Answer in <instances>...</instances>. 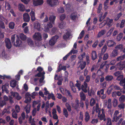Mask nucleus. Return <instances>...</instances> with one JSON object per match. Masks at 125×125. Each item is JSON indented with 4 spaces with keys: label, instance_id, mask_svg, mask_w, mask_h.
<instances>
[{
    "label": "nucleus",
    "instance_id": "nucleus-57",
    "mask_svg": "<svg viewBox=\"0 0 125 125\" xmlns=\"http://www.w3.org/2000/svg\"><path fill=\"white\" fill-rule=\"evenodd\" d=\"M17 114L16 113L15 111L13 112L12 114V116L13 118H14L16 119L17 118Z\"/></svg>",
    "mask_w": 125,
    "mask_h": 125
},
{
    "label": "nucleus",
    "instance_id": "nucleus-5",
    "mask_svg": "<svg viewBox=\"0 0 125 125\" xmlns=\"http://www.w3.org/2000/svg\"><path fill=\"white\" fill-rule=\"evenodd\" d=\"M47 3L51 7H53L58 2V0H47Z\"/></svg>",
    "mask_w": 125,
    "mask_h": 125
},
{
    "label": "nucleus",
    "instance_id": "nucleus-16",
    "mask_svg": "<svg viewBox=\"0 0 125 125\" xmlns=\"http://www.w3.org/2000/svg\"><path fill=\"white\" fill-rule=\"evenodd\" d=\"M84 120L85 122H87L89 120L90 118V115L88 112H85V114Z\"/></svg>",
    "mask_w": 125,
    "mask_h": 125
},
{
    "label": "nucleus",
    "instance_id": "nucleus-17",
    "mask_svg": "<svg viewBox=\"0 0 125 125\" xmlns=\"http://www.w3.org/2000/svg\"><path fill=\"white\" fill-rule=\"evenodd\" d=\"M118 51L117 49H115L113 50L112 52V57H115L118 54Z\"/></svg>",
    "mask_w": 125,
    "mask_h": 125
},
{
    "label": "nucleus",
    "instance_id": "nucleus-18",
    "mask_svg": "<svg viewBox=\"0 0 125 125\" xmlns=\"http://www.w3.org/2000/svg\"><path fill=\"white\" fill-rule=\"evenodd\" d=\"M17 82L14 80H11L10 81V85L12 87H15L17 84Z\"/></svg>",
    "mask_w": 125,
    "mask_h": 125
},
{
    "label": "nucleus",
    "instance_id": "nucleus-22",
    "mask_svg": "<svg viewBox=\"0 0 125 125\" xmlns=\"http://www.w3.org/2000/svg\"><path fill=\"white\" fill-rule=\"evenodd\" d=\"M80 96L81 98V101H85L86 96L85 94L83 92H81L80 93Z\"/></svg>",
    "mask_w": 125,
    "mask_h": 125
},
{
    "label": "nucleus",
    "instance_id": "nucleus-42",
    "mask_svg": "<svg viewBox=\"0 0 125 125\" xmlns=\"http://www.w3.org/2000/svg\"><path fill=\"white\" fill-rule=\"evenodd\" d=\"M65 91L66 95L67 96H69L71 98H72V96L71 95L70 92L69 90H67L66 89H65Z\"/></svg>",
    "mask_w": 125,
    "mask_h": 125
},
{
    "label": "nucleus",
    "instance_id": "nucleus-43",
    "mask_svg": "<svg viewBox=\"0 0 125 125\" xmlns=\"http://www.w3.org/2000/svg\"><path fill=\"white\" fill-rule=\"evenodd\" d=\"M104 53H103V52H101L100 53H99L98 54V56L99 59L98 61L97 62L98 63L101 61L102 59L103 58L102 57V56L103 55Z\"/></svg>",
    "mask_w": 125,
    "mask_h": 125
},
{
    "label": "nucleus",
    "instance_id": "nucleus-64",
    "mask_svg": "<svg viewBox=\"0 0 125 125\" xmlns=\"http://www.w3.org/2000/svg\"><path fill=\"white\" fill-rule=\"evenodd\" d=\"M121 71H117L116 72L114 73V75L115 76H118V75H120L122 73Z\"/></svg>",
    "mask_w": 125,
    "mask_h": 125
},
{
    "label": "nucleus",
    "instance_id": "nucleus-33",
    "mask_svg": "<svg viewBox=\"0 0 125 125\" xmlns=\"http://www.w3.org/2000/svg\"><path fill=\"white\" fill-rule=\"evenodd\" d=\"M45 73L44 71L42 72H39L37 74L35 75V77H40L43 76H44V75L45 74Z\"/></svg>",
    "mask_w": 125,
    "mask_h": 125
},
{
    "label": "nucleus",
    "instance_id": "nucleus-62",
    "mask_svg": "<svg viewBox=\"0 0 125 125\" xmlns=\"http://www.w3.org/2000/svg\"><path fill=\"white\" fill-rule=\"evenodd\" d=\"M113 89L112 87H110L109 88L107 91V93L109 95L111 93Z\"/></svg>",
    "mask_w": 125,
    "mask_h": 125
},
{
    "label": "nucleus",
    "instance_id": "nucleus-19",
    "mask_svg": "<svg viewBox=\"0 0 125 125\" xmlns=\"http://www.w3.org/2000/svg\"><path fill=\"white\" fill-rule=\"evenodd\" d=\"M18 8L19 10L21 11H23L25 10L24 6L22 4H20L18 5Z\"/></svg>",
    "mask_w": 125,
    "mask_h": 125
},
{
    "label": "nucleus",
    "instance_id": "nucleus-55",
    "mask_svg": "<svg viewBox=\"0 0 125 125\" xmlns=\"http://www.w3.org/2000/svg\"><path fill=\"white\" fill-rule=\"evenodd\" d=\"M79 119L82 121L83 120V112H80V116Z\"/></svg>",
    "mask_w": 125,
    "mask_h": 125
},
{
    "label": "nucleus",
    "instance_id": "nucleus-46",
    "mask_svg": "<svg viewBox=\"0 0 125 125\" xmlns=\"http://www.w3.org/2000/svg\"><path fill=\"white\" fill-rule=\"evenodd\" d=\"M86 64V63L85 61L83 62L81 64L80 68L81 70H83L85 68Z\"/></svg>",
    "mask_w": 125,
    "mask_h": 125
},
{
    "label": "nucleus",
    "instance_id": "nucleus-54",
    "mask_svg": "<svg viewBox=\"0 0 125 125\" xmlns=\"http://www.w3.org/2000/svg\"><path fill=\"white\" fill-rule=\"evenodd\" d=\"M81 83H76L75 84V86L78 89L79 91H80L81 89Z\"/></svg>",
    "mask_w": 125,
    "mask_h": 125
},
{
    "label": "nucleus",
    "instance_id": "nucleus-44",
    "mask_svg": "<svg viewBox=\"0 0 125 125\" xmlns=\"http://www.w3.org/2000/svg\"><path fill=\"white\" fill-rule=\"evenodd\" d=\"M65 106L68 111L69 112H71L72 110V109L71 106L69 104L66 103L65 104Z\"/></svg>",
    "mask_w": 125,
    "mask_h": 125
},
{
    "label": "nucleus",
    "instance_id": "nucleus-49",
    "mask_svg": "<svg viewBox=\"0 0 125 125\" xmlns=\"http://www.w3.org/2000/svg\"><path fill=\"white\" fill-rule=\"evenodd\" d=\"M119 84L120 85L122 86H123L125 85V78L120 81Z\"/></svg>",
    "mask_w": 125,
    "mask_h": 125
},
{
    "label": "nucleus",
    "instance_id": "nucleus-3",
    "mask_svg": "<svg viewBox=\"0 0 125 125\" xmlns=\"http://www.w3.org/2000/svg\"><path fill=\"white\" fill-rule=\"evenodd\" d=\"M119 70H122L125 68V61L117 63L116 65Z\"/></svg>",
    "mask_w": 125,
    "mask_h": 125
},
{
    "label": "nucleus",
    "instance_id": "nucleus-59",
    "mask_svg": "<svg viewBox=\"0 0 125 125\" xmlns=\"http://www.w3.org/2000/svg\"><path fill=\"white\" fill-rule=\"evenodd\" d=\"M65 25L64 22L63 21H62L59 24V27L60 28L62 29L65 26Z\"/></svg>",
    "mask_w": 125,
    "mask_h": 125
},
{
    "label": "nucleus",
    "instance_id": "nucleus-10",
    "mask_svg": "<svg viewBox=\"0 0 125 125\" xmlns=\"http://www.w3.org/2000/svg\"><path fill=\"white\" fill-rule=\"evenodd\" d=\"M33 4L35 6H37L42 4L43 3V0H33Z\"/></svg>",
    "mask_w": 125,
    "mask_h": 125
},
{
    "label": "nucleus",
    "instance_id": "nucleus-12",
    "mask_svg": "<svg viewBox=\"0 0 125 125\" xmlns=\"http://www.w3.org/2000/svg\"><path fill=\"white\" fill-rule=\"evenodd\" d=\"M92 59L94 61L97 57V54L95 51H92L91 54Z\"/></svg>",
    "mask_w": 125,
    "mask_h": 125
},
{
    "label": "nucleus",
    "instance_id": "nucleus-56",
    "mask_svg": "<svg viewBox=\"0 0 125 125\" xmlns=\"http://www.w3.org/2000/svg\"><path fill=\"white\" fill-rule=\"evenodd\" d=\"M107 49V46L105 45L102 48L101 52L103 53H104L106 52V49Z\"/></svg>",
    "mask_w": 125,
    "mask_h": 125
},
{
    "label": "nucleus",
    "instance_id": "nucleus-8",
    "mask_svg": "<svg viewBox=\"0 0 125 125\" xmlns=\"http://www.w3.org/2000/svg\"><path fill=\"white\" fill-rule=\"evenodd\" d=\"M5 42L7 48L8 49H10L11 47V44L10 39L8 38L5 39Z\"/></svg>",
    "mask_w": 125,
    "mask_h": 125
},
{
    "label": "nucleus",
    "instance_id": "nucleus-9",
    "mask_svg": "<svg viewBox=\"0 0 125 125\" xmlns=\"http://www.w3.org/2000/svg\"><path fill=\"white\" fill-rule=\"evenodd\" d=\"M70 18L72 20L75 21L78 18L77 13L76 12H73L72 13L70 16Z\"/></svg>",
    "mask_w": 125,
    "mask_h": 125
},
{
    "label": "nucleus",
    "instance_id": "nucleus-15",
    "mask_svg": "<svg viewBox=\"0 0 125 125\" xmlns=\"http://www.w3.org/2000/svg\"><path fill=\"white\" fill-rule=\"evenodd\" d=\"M30 15L31 17V20L32 21H35L36 20L35 13L32 10L30 13Z\"/></svg>",
    "mask_w": 125,
    "mask_h": 125
},
{
    "label": "nucleus",
    "instance_id": "nucleus-50",
    "mask_svg": "<svg viewBox=\"0 0 125 125\" xmlns=\"http://www.w3.org/2000/svg\"><path fill=\"white\" fill-rule=\"evenodd\" d=\"M84 30H82L79 36L78 37V39H81L83 37L84 35Z\"/></svg>",
    "mask_w": 125,
    "mask_h": 125
},
{
    "label": "nucleus",
    "instance_id": "nucleus-1",
    "mask_svg": "<svg viewBox=\"0 0 125 125\" xmlns=\"http://www.w3.org/2000/svg\"><path fill=\"white\" fill-rule=\"evenodd\" d=\"M101 111L102 114H99V113H98V116L100 120L102 121L103 120L104 121H105L106 120V119L105 118L104 110L103 109H102L101 110Z\"/></svg>",
    "mask_w": 125,
    "mask_h": 125
},
{
    "label": "nucleus",
    "instance_id": "nucleus-6",
    "mask_svg": "<svg viewBox=\"0 0 125 125\" xmlns=\"http://www.w3.org/2000/svg\"><path fill=\"white\" fill-rule=\"evenodd\" d=\"M24 21L25 22H29L30 20V17L29 15L27 13H24L23 15Z\"/></svg>",
    "mask_w": 125,
    "mask_h": 125
},
{
    "label": "nucleus",
    "instance_id": "nucleus-37",
    "mask_svg": "<svg viewBox=\"0 0 125 125\" xmlns=\"http://www.w3.org/2000/svg\"><path fill=\"white\" fill-rule=\"evenodd\" d=\"M63 114L66 118H67L68 117V113L67 109L65 108H64L63 109Z\"/></svg>",
    "mask_w": 125,
    "mask_h": 125
},
{
    "label": "nucleus",
    "instance_id": "nucleus-4",
    "mask_svg": "<svg viewBox=\"0 0 125 125\" xmlns=\"http://www.w3.org/2000/svg\"><path fill=\"white\" fill-rule=\"evenodd\" d=\"M34 39L37 41H40L42 40V37L40 33L39 32L35 33L33 36Z\"/></svg>",
    "mask_w": 125,
    "mask_h": 125
},
{
    "label": "nucleus",
    "instance_id": "nucleus-61",
    "mask_svg": "<svg viewBox=\"0 0 125 125\" xmlns=\"http://www.w3.org/2000/svg\"><path fill=\"white\" fill-rule=\"evenodd\" d=\"M125 99V96L124 95H122L119 98V100L121 102H124Z\"/></svg>",
    "mask_w": 125,
    "mask_h": 125
},
{
    "label": "nucleus",
    "instance_id": "nucleus-34",
    "mask_svg": "<svg viewBox=\"0 0 125 125\" xmlns=\"http://www.w3.org/2000/svg\"><path fill=\"white\" fill-rule=\"evenodd\" d=\"M125 58V54L117 57L116 59V60L117 61H120L124 60Z\"/></svg>",
    "mask_w": 125,
    "mask_h": 125
},
{
    "label": "nucleus",
    "instance_id": "nucleus-11",
    "mask_svg": "<svg viewBox=\"0 0 125 125\" xmlns=\"http://www.w3.org/2000/svg\"><path fill=\"white\" fill-rule=\"evenodd\" d=\"M87 84L86 82H84L83 83V85H82L81 86L82 90L85 93H86L87 91Z\"/></svg>",
    "mask_w": 125,
    "mask_h": 125
},
{
    "label": "nucleus",
    "instance_id": "nucleus-36",
    "mask_svg": "<svg viewBox=\"0 0 125 125\" xmlns=\"http://www.w3.org/2000/svg\"><path fill=\"white\" fill-rule=\"evenodd\" d=\"M123 120V118H121L119 121H118V122L116 123V125H120L121 124V122H122L121 124L122 125H125V120H124L122 122Z\"/></svg>",
    "mask_w": 125,
    "mask_h": 125
},
{
    "label": "nucleus",
    "instance_id": "nucleus-48",
    "mask_svg": "<svg viewBox=\"0 0 125 125\" xmlns=\"http://www.w3.org/2000/svg\"><path fill=\"white\" fill-rule=\"evenodd\" d=\"M109 56L108 53H106L105 54L102 58L103 60L104 61L107 60Z\"/></svg>",
    "mask_w": 125,
    "mask_h": 125
},
{
    "label": "nucleus",
    "instance_id": "nucleus-2",
    "mask_svg": "<svg viewBox=\"0 0 125 125\" xmlns=\"http://www.w3.org/2000/svg\"><path fill=\"white\" fill-rule=\"evenodd\" d=\"M58 38V36L56 35L53 37L49 41V43L50 45L51 46L54 45Z\"/></svg>",
    "mask_w": 125,
    "mask_h": 125
},
{
    "label": "nucleus",
    "instance_id": "nucleus-51",
    "mask_svg": "<svg viewBox=\"0 0 125 125\" xmlns=\"http://www.w3.org/2000/svg\"><path fill=\"white\" fill-rule=\"evenodd\" d=\"M31 100V97H26V99L24 101L25 103H28L30 102Z\"/></svg>",
    "mask_w": 125,
    "mask_h": 125
},
{
    "label": "nucleus",
    "instance_id": "nucleus-53",
    "mask_svg": "<svg viewBox=\"0 0 125 125\" xmlns=\"http://www.w3.org/2000/svg\"><path fill=\"white\" fill-rule=\"evenodd\" d=\"M123 75L121 74L117 77L116 78V80L118 81H120L123 79Z\"/></svg>",
    "mask_w": 125,
    "mask_h": 125
},
{
    "label": "nucleus",
    "instance_id": "nucleus-30",
    "mask_svg": "<svg viewBox=\"0 0 125 125\" xmlns=\"http://www.w3.org/2000/svg\"><path fill=\"white\" fill-rule=\"evenodd\" d=\"M6 102L3 100V98L0 99V106L2 107L6 104Z\"/></svg>",
    "mask_w": 125,
    "mask_h": 125
},
{
    "label": "nucleus",
    "instance_id": "nucleus-25",
    "mask_svg": "<svg viewBox=\"0 0 125 125\" xmlns=\"http://www.w3.org/2000/svg\"><path fill=\"white\" fill-rule=\"evenodd\" d=\"M106 31L105 30H103L100 31L97 34V37H100L104 35L106 32Z\"/></svg>",
    "mask_w": 125,
    "mask_h": 125
},
{
    "label": "nucleus",
    "instance_id": "nucleus-35",
    "mask_svg": "<svg viewBox=\"0 0 125 125\" xmlns=\"http://www.w3.org/2000/svg\"><path fill=\"white\" fill-rule=\"evenodd\" d=\"M15 25V24L14 22H11L9 23V28L11 29H13L14 28Z\"/></svg>",
    "mask_w": 125,
    "mask_h": 125
},
{
    "label": "nucleus",
    "instance_id": "nucleus-32",
    "mask_svg": "<svg viewBox=\"0 0 125 125\" xmlns=\"http://www.w3.org/2000/svg\"><path fill=\"white\" fill-rule=\"evenodd\" d=\"M123 35V34L122 32L120 33L116 37L117 40L118 41H120Z\"/></svg>",
    "mask_w": 125,
    "mask_h": 125
},
{
    "label": "nucleus",
    "instance_id": "nucleus-24",
    "mask_svg": "<svg viewBox=\"0 0 125 125\" xmlns=\"http://www.w3.org/2000/svg\"><path fill=\"white\" fill-rule=\"evenodd\" d=\"M122 116V114H121L118 116H116V117H113V119L112 120V122H114L115 121V122H117L119 119Z\"/></svg>",
    "mask_w": 125,
    "mask_h": 125
},
{
    "label": "nucleus",
    "instance_id": "nucleus-63",
    "mask_svg": "<svg viewBox=\"0 0 125 125\" xmlns=\"http://www.w3.org/2000/svg\"><path fill=\"white\" fill-rule=\"evenodd\" d=\"M65 14H62L60 16V20L61 21H62L65 18Z\"/></svg>",
    "mask_w": 125,
    "mask_h": 125
},
{
    "label": "nucleus",
    "instance_id": "nucleus-20",
    "mask_svg": "<svg viewBox=\"0 0 125 125\" xmlns=\"http://www.w3.org/2000/svg\"><path fill=\"white\" fill-rule=\"evenodd\" d=\"M113 21V20L112 19H110L109 18H106V23L107 25L110 27L112 25L111 24Z\"/></svg>",
    "mask_w": 125,
    "mask_h": 125
},
{
    "label": "nucleus",
    "instance_id": "nucleus-58",
    "mask_svg": "<svg viewBox=\"0 0 125 125\" xmlns=\"http://www.w3.org/2000/svg\"><path fill=\"white\" fill-rule=\"evenodd\" d=\"M102 5L101 4H100L98 6L97 10V12L99 13H100L102 9Z\"/></svg>",
    "mask_w": 125,
    "mask_h": 125
},
{
    "label": "nucleus",
    "instance_id": "nucleus-45",
    "mask_svg": "<svg viewBox=\"0 0 125 125\" xmlns=\"http://www.w3.org/2000/svg\"><path fill=\"white\" fill-rule=\"evenodd\" d=\"M95 103V100L94 99L92 98L90 101V105L91 106H93L94 105Z\"/></svg>",
    "mask_w": 125,
    "mask_h": 125
},
{
    "label": "nucleus",
    "instance_id": "nucleus-13",
    "mask_svg": "<svg viewBox=\"0 0 125 125\" xmlns=\"http://www.w3.org/2000/svg\"><path fill=\"white\" fill-rule=\"evenodd\" d=\"M65 34H64L63 36V38L64 40H67L71 36V33L70 32L68 31H67Z\"/></svg>",
    "mask_w": 125,
    "mask_h": 125
},
{
    "label": "nucleus",
    "instance_id": "nucleus-23",
    "mask_svg": "<svg viewBox=\"0 0 125 125\" xmlns=\"http://www.w3.org/2000/svg\"><path fill=\"white\" fill-rule=\"evenodd\" d=\"M16 44H15L16 47H20L22 45V42L19 38H18L16 40Z\"/></svg>",
    "mask_w": 125,
    "mask_h": 125
},
{
    "label": "nucleus",
    "instance_id": "nucleus-47",
    "mask_svg": "<svg viewBox=\"0 0 125 125\" xmlns=\"http://www.w3.org/2000/svg\"><path fill=\"white\" fill-rule=\"evenodd\" d=\"M125 20H122L120 25V27L122 28L125 26Z\"/></svg>",
    "mask_w": 125,
    "mask_h": 125
},
{
    "label": "nucleus",
    "instance_id": "nucleus-14",
    "mask_svg": "<svg viewBox=\"0 0 125 125\" xmlns=\"http://www.w3.org/2000/svg\"><path fill=\"white\" fill-rule=\"evenodd\" d=\"M88 93L89 96H92V95L94 96L95 94V91L93 88H91L90 90H88Z\"/></svg>",
    "mask_w": 125,
    "mask_h": 125
},
{
    "label": "nucleus",
    "instance_id": "nucleus-52",
    "mask_svg": "<svg viewBox=\"0 0 125 125\" xmlns=\"http://www.w3.org/2000/svg\"><path fill=\"white\" fill-rule=\"evenodd\" d=\"M113 106L114 107H115L117 104V100L115 98H114L113 102Z\"/></svg>",
    "mask_w": 125,
    "mask_h": 125
},
{
    "label": "nucleus",
    "instance_id": "nucleus-21",
    "mask_svg": "<svg viewBox=\"0 0 125 125\" xmlns=\"http://www.w3.org/2000/svg\"><path fill=\"white\" fill-rule=\"evenodd\" d=\"M107 45L109 47H113L114 46L115 42L112 40H110L107 42Z\"/></svg>",
    "mask_w": 125,
    "mask_h": 125
},
{
    "label": "nucleus",
    "instance_id": "nucleus-60",
    "mask_svg": "<svg viewBox=\"0 0 125 125\" xmlns=\"http://www.w3.org/2000/svg\"><path fill=\"white\" fill-rule=\"evenodd\" d=\"M34 26L35 28L38 30H40V25L39 23H37Z\"/></svg>",
    "mask_w": 125,
    "mask_h": 125
},
{
    "label": "nucleus",
    "instance_id": "nucleus-41",
    "mask_svg": "<svg viewBox=\"0 0 125 125\" xmlns=\"http://www.w3.org/2000/svg\"><path fill=\"white\" fill-rule=\"evenodd\" d=\"M27 42L28 44L31 47H32L34 44L33 42L31 39H28L27 40Z\"/></svg>",
    "mask_w": 125,
    "mask_h": 125
},
{
    "label": "nucleus",
    "instance_id": "nucleus-31",
    "mask_svg": "<svg viewBox=\"0 0 125 125\" xmlns=\"http://www.w3.org/2000/svg\"><path fill=\"white\" fill-rule=\"evenodd\" d=\"M116 49H118V50H120L121 51H122L123 49V45L122 44H119L116 45L115 47Z\"/></svg>",
    "mask_w": 125,
    "mask_h": 125
},
{
    "label": "nucleus",
    "instance_id": "nucleus-7",
    "mask_svg": "<svg viewBox=\"0 0 125 125\" xmlns=\"http://www.w3.org/2000/svg\"><path fill=\"white\" fill-rule=\"evenodd\" d=\"M52 22H49L47 23V25L44 26V31L45 32H48L49 31V29L52 28L53 26L52 24Z\"/></svg>",
    "mask_w": 125,
    "mask_h": 125
},
{
    "label": "nucleus",
    "instance_id": "nucleus-40",
    "mask_svg": "<svg viewBox=\"0 0 125 125\" xmlns=\"http://www.w3.org/2000/svg\"><path fill=\"white\" fill-rule=\"evenodd\" d=\"M20 38L23 41H25L27 39L26 36L23 33L20 34Z\"/></svg>",
    "mask_w": 125,
    "mask_h": 125
},
{
    "label": "nucleus",
    "instance_id": "nucleus-28",
    "mask_svg": "<svg viewBox=\"0 0 125 125\" xmlns=\"http://www.w3.org/2000/svg\"><path fill=\"white\" fill-rule=\"evenodd\" d=\"M111 86H112L113 89L115 90L120 91L121 88L120 86L116 84L112 85Z\"/></svg>",
    "mask_w": 125,
    "mask_h": 125
},
{
    "label": "nucleus",
    "instance_id": "nucleus-39",
    "mask_svg": "<svg viewBox=\"0 0 125 125\" xmlns=\"http://www.w3.org/2000/svg\"><path fill=\"white\" fill-rule=\"evenodd\" d=\"M113 78V77L111 75H108L105 77V80L108 81H111Z\"/></svg>",
    "mask_w": 125,
    "mask_h": 125
},
{
    "label": "nucleus",
    "instance_id": "nucleus-27",
    "mask_svg": "<svg viewBox=\"0 0 125 125\" xmlns=\"http://www.w3.org/2000/svg\"><path fill=\"white\" fill-rule=\"evenodd\" d=\"M107 14V13L106 12L105 13L104 15L102 16V14H101L99 17V21L100 22L102 21L105 18Z\"/></svg>",
    "mask_w": 125,
    "mask_h": 125
},
{
    "label": "nucleus",
    "instance_id": "nucleus-29",
    "mask_svg": "<svg viewBox=\"0 0 125 125\" xmlns=\"http://www.w3.org/2000/svg\"><path fill=\"white\" fill-rule=\"evenodd\" d=\"M7 86H8L6 84L3 85L2 87V91H5L7 93H9V91L7 88Z\"/></svg>",
    "mask_w": 125,
    "mask_h": 125
},
{
    "label": "nucleus",
    "instance_id": "nucleus-26",
    "mask_svg": "<svg viewBox=\"0 0 125 125\" xmlns=\"http://www.w3.org/2000/svg\"><path fill=\"white\" fill-rule=\"evenodd\" d=\"M55 18L56 16H54L51 15L50 16L49 18L50 22H51L52 24H54Z\"/></svg>",
    "mask_w": 125,
    "mask_h": 125
},
{
    "label": "nucleus",
    "instance_id": "nucleus-38",
    "mask_svg": "<svg viewBox=\"0 0 125 125\" xmlns=\"http://www.w3.org/2000/svg\"><path fill=\"white\" fill-rule=\"evenodd\" d=\"M122 14L121 12H120L114 18V20L115 21H117L121 17Z\"/></svg>",
    "mask_w": 125,
    "mask_h": 125
}]
</instances>
